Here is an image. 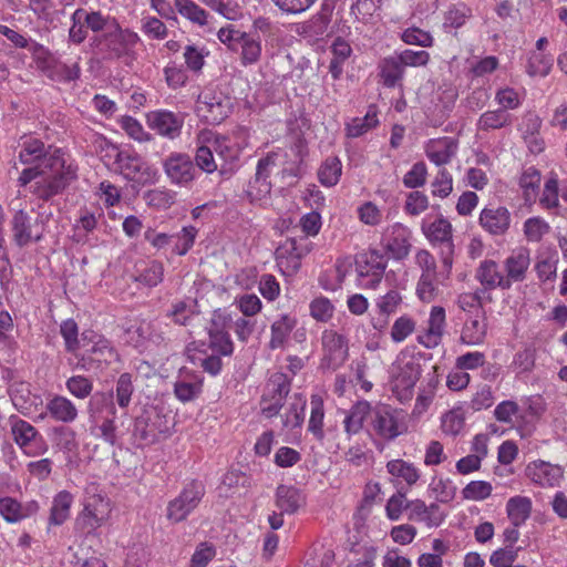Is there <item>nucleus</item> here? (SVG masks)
<instances>
[{
  "instance_id": "f257e3e1",
  "label": "nucleus",
  "mask_w": 567,
  "mask_h": 567,
  "mask_svg": "<svg viewBox=\"0 0 567 567\" xmlns=\"http://www.w3.org/2000/svg\"><path fill=\"white\" fill-rule=\"evenodd\" d=\"M87 29L95 35L91 39V47L104 60L124 59L130 65L134 60V48L138 42V35L123 29L117 20L102 12H94L87 18Z\"/></svg>"
},
{
  "instance_id": "f03ea898",
  "label": "nucleus",
  "mask_w": 567,
  "mask_h": 567,
  "mask_svg": "<svg viewBox=\"0 0 567 567\" xmlns=\"http://www.w3.org/2000/svg\"><path fill=\"white\" fill-rule=\"evenodd\" d=\"M35 178L39 179L32 186L33 194L40 199L49 200L61 194L76 178V172L71 165L66 166L60 151H55L37 166L23 169L19 183L25 186Z\"/></svg>"
},
{
  "instance_id": "7ed1b4c3",
  "label": "nucleus",
  "mask_w": 567,
  "mask_h": 567,
  "mask_svg": "<svg viewBox=\"0 0 567 567\" xmlns=\"http://www.w3.org/2000/svg\"><path fill=\"white\" fill-rule=\"evenodd\" d=\"M371 431L379 439L391 442L408 433V416L399 409L379 404L371 411Z\"/></svg>"
},
{
  "instance_id": "20e7f679",
  "label": "nucleus",
  "mask_w": 567,
  "mask_h": 567,
  "mask_svg": "<svg viewBox=\"0 0 567 567\" xmlns=\"http://www.w3.org/2000/svg\"><path fill=\"white\" fill-rule=\"evenodd\" d=\"M111 152L115 158V171L125 179L138 184H152L157 178V171L145 162L137 153L112 146Z\"/></svg>"
},
{
  "instance_id": "39448f33",
  "label": "nucleus",
  "mask_w": 567,
  "mask_h": 567,
  "mask_svg": "<svg viewBox=\"0 0 567 567\" xmlns=\"http://www.w3.org/2000/svg\"><path fill=\"white\" fill-rule=\"evenodd\" d=\"M8 424L13 442L25 455L35 456L47 453L48 444L30 422L13 414L9 416Z\"/></svg>"
},
{
  "instance_id": "423d86ee",
  "label": "nucleus",
  "mask_w": 567,
  "mask_h": 567,
  "mask_svg": "<svg viewBox=\"0 0 567 567\" xmlns=\"http://www.w3.org/2000/svg\"><path fill=\"white\" fill-rule=\"evenodd\" d=\"M422 229L432 245L440 246L442 267L450 274L454 256L453 228L451 223L441 217L430 225L423 226Z\"/></svg>"
},
{
  "instance_id": "0eeeda50",
  "label": "nucleus",
  "mask_w": 567,
  "mask_h": 567,
  "mask_svg": "<svg viewBox=\"0 0 567 567\" xmlns=\"http://www.w3.org/2000/svg\"><path fill=\"white\" fill-rule=\"evenodd\" d=\"M111 511V503L106 496L101 494L87 495L75 524L83 532L91 533L106 523Z\"/></svg>"
},
{
  "instance_id": "6e6552de",
  "label": "nucleus",
  "mask_w": 567,
  "mask_h": 567,
  "mask_svg": "<svg viewBox=\"0 0 567 567\" xmlns=\"http://www.w3.org/2000/svg\"><path fill=\"white\" fill-rule=\"evenodd\" d=\"M205 494L204 486L198 482H192L166 507V518L177 524L185 520L199 505Z\"/></svg>"
},
{
  "instance_id": "1a4fd4ad",
  "label": "nucleus",
  "mask_w": 567,
  "mask_h": 567,
  "mask_svg": "<svg viewBox=\"0 0 567 567\" xmlns=\"http://www.w3.org/2000/svg\"><path fill=\"white\" fill-rule=\"evenodd\" d=\"M196 114L208 124H219L229 114V102L220 92L205 87L197 96Z\"/></svg>"
},
{
  "instance_id": "9d476101",
  "label": "nucleus",
  "mask_w": 567,
  "mask_h": 567,
  "mask_svg": "<svg viewBox=\"0 0 567 567\" xmlns=\"http://www.w3.org/2000/svg\"><path fill=\"white\" fill-rule=\"evenodd\" d=\"M290 392V381L284 373L276 372L268 379L260 399L262 415L270 419L276 416L284 405V401Z\"/></svg>"
},
{
  "instance_id": "9b49d317",
  "label": "nucleus",
  "mask_w": 567,
  "mask_h": 567,
  "mask_svg": "<svg viewBox=\"0 0 567 567\" xmlns=\"http://www.w3.org/2000/svg\"><path fill=\"white\" fill-rule=\"evenodd\" d=\"M310 251L307 238H286L276 249V261L284 275H293L301 267V259Z\"/></svg>"
},
{
  "instance_id": "f8f14e48",
  "label": "nucleus",
  "mask_w": 567,
  "mask_h": 567,
  "mask_svg": "<svg viewBox=\"0 0 567 567\" xmlns=\"http://www.w3.org/2000/svg\"><path fill=\"white\" fill-rule=\"evenodd\" d=\"M363 261L358 262L359 286L363 289H375L383 278L388 258L381 250L371 248L362 255Z\"/></svg>"
},
{
  "instance_id": "ddd939ff",
  "label": "nucleus",
  "mask_w": 567,
  "mask_h": 567,
  "mask_svg": "<svg viewBox=\"0 0 567 567\" xmlns=\"http://www.w3.org/2000/svg\"><path fill=\"white\" fill-rule=\"evenodd\" d=\"M163 168L168 181L179 187H189L198 174L193 159L185 153L169 154L163 161Z\"/></svg>"
},
{
  "instance_id": "4468645a",
  "label": "nucleus",
  "mask_w": 567,
  "mask_h": 567,
  "mask_svg": "<svg viewBox=\"0 0 567 567\" xmlns=\"http://www.w3.org/2000/svg\"><path fill=\"white\" fill-rule=\"evenodd\" d=\"M402 303L403 297L395 289L380 296L374 302L373 310L370 312V324L373 330L380 333L388 330L390 318L399 311Z\"/></svg>"
},
{
  "instance_id": "2eb2a0df",
  "label": "nucleus",
  "mask_w": 567,
  "mask_h": 567,
  "mask_svg": "<svg viewBox=\"0 0 567 567\" xmlns=\"http://www.w3.org/2000/svg\"><path fill=\"white\" fill-rule=\"evenodd\" d=\"M323 355L321 367L329 370H337L348 358L347 339L333 330H326L321 337Z\"/></svg>"
},
{
  "instance_id": "dca6fc26",
  "label": "nucleus",
  "mask_w": 567,
  "mask_h": 567,
  "mask_svg": "<svg viewBox=\"0 0 567 567\" xmlns=\"http://www.w3.org/2000/svg\"><path fill=\"white\" fill-rule=\"evenodd\" d=\"M411 230L401 223L389 225L382 234V244L393 259L406 258L411 250Z\"/></svg>"
},
{
  "instance_id": "f3484780",
  "label": "nucleus",
  "mask_w": 567,
  "mask_h": 567,
  "mask_svg": "<svg viewBox=\"0 0 567 567\" xmlns=\"http://www.w3.org/2000/svg\"><path fill=\"white\" fill-rule=\"evenodd\" d=\"M146 122L151 130L168 140L177 138L183 128L184 117L167 110H156L147 113Z\"/></svg>"
},
{
  "instance_id": "a211bd4d",
  "label": "nucleus",
  "mask_w": 567,
  "mask_h": 567,
  "mask_svg": "<svg viewBox=\"0 0 567 567\" xmlns=\"http://www.w3.org/2000/svg\"><path fill=\"white\" fill-rule=\"evenodd\" d=\"M91 342L92 344L82 352L78 365L87 369L91 362L111 364L112 362L118 361V353L109 340L101 336H95L94 340Z\"/></svg>"
},
{
  "instance_id": "6ab92c4d",
  "label": "nucleus",
  "mask_w": 567,
  "mask_h": 567,
  "mask_svg": "<svg viewBox=\"0 0 567 567\" xmlns=\"http://www.w3.org/2000/svg\"><path fill=\"white\" fill-rule=\"evenodd\" d=\"M530 261V250L523 246L513 249L505 258L503 268L509 288L514 282H522L526 279Z\"/></svg>"
},
{
  "instance_id": "aec40b11",
  "label": "nucleus",
  "mask_w": 567,
  "mask_h": 567,
  "mask_svg": "<svg viewBox=\"0 0 567 567\" xmlns=\"http://www.w3.org/2000/svg\"><path fill=\"white\" fill-rule=\"evenodd\" d=\"M475 279L481 284L480 289H484L485 293L497 288L502 290L509 289L504 268L502 269L492 259H485L480 262L475 271Z\"/></svg>"
},
{
  "instance_id": "412c9836",
  "label": "nucleus",
  "mask_w": 567,
  "mask_h": 567,
  "mask_svg": "<svg viewBox=\"0 0 567 567\" xmlns=\"http://www.w3.org/2000/svg\"><path fill=\"white\" fill-rule=\"evenodd\" d=\"M526 476L542 487L558 486L564 476V470L545 461H534L526 467Z\"/></svg>"
},
{
  "instance_id": "4be33fe9",
  "label": "nucleus",
  "mask_w": 567,
  "mask_h": 567,
  "mask_svg": "<svg viewBox=\"0 0 567 567\" xmlns=\"http://www.w3.org/2000/svg\"><path fill=\"white\" fill-rule=\"evenodd\" d=\"M203 390V378L200 373L183 368L174 383V394L181 402L195 400Z\"/></svg>"
},
{
  "instance_id": "5701e85b",
  "label": "nucleus",
  "mask_w": 567,
  "mask_h": 567,
  "mask_svg": "<svg viewBox=\"0 0 567 567\" xmlns=\"http://www.w3.org/2000/svg\"><path fill=\"white\" fill-rule=\"evenodd\" d=\"M130 341L138 349H148L151 346L164 343V333L155 322L142 320L127 330Z\"/></svg>"
},
{
  "instance_id": "b1692460",
  "label": "nucleus",
  "mask_w": 567,
  "mask_h": 567,
  "mask_svg": "<svg viewBox=\"0 0 567 567\" xmlns=\"http://www.w3.org/2000/svg\"><path fill=\"white\" fill-rule=\"evenodd\" d=\"M39 508L37 501L22 504L11 496L0 497V516L9 524H16L31 517L38 513Z\"/></svg>"
},
{
  "instance_id": "393cba45",
  "label": "nucleus",
  "mask_w": 567,
  "mask_h": 567,
  "mask_svg": "<svg viewBox=\"0 0 567 567\" xmlns=\"http://www.w3.org/2000/svg\"><path fill=\"white\" fill-rule=\"evenodd\" d=\"M457 150V141L450 136L432 138L424 146L426 157L436 166L449 164L456 155Z\"/></svg>"
},
{
  "instance_id": "a878e982",
  "label": "nucleus",
  "mask_w": 567,
  "mask_h": 567,
  "mask_svg": "<svg viewBox=\"0 0 567 567\" xmlns=\"http://www.w3.org/2000/svg\"><path fill=\"white\" fill-rule=\"evenodd\" d=\"M480 225L491 235H504L511 226V213L503 206L485 207L480 214Z\"/></svg>"
},
{
  "instance_id": "bb28decb",
  "label": "nucleus",
  "mask_w": 567,
  "mask_h": 567,
  "mask_svg": "<svg viewBox=\"0 0 567 567\" xmlns=\"http://www.w3.org/2000/svg\"><path fill=\"white\" fill-rule=\"evenodd\" d=\"M487 328L486 311L470 315L463 323L461 341L467 346H480L484 343L486 339Z\"/></svg>"
},
{
  "instance_id": "cd10ccee",
  "label": "nucleus",
  "mask_w": 567,
  "mask_h": 567,
  "mask_svg": "<svg viewBox=\"0 0 567 567\" xmlns=\"http://www.w3.org/2000/svg\"><path fill=\"white\" fill-rule=\"evenodd\" d=\"M34 224L27 212L20 209L11 219L12 238L17 246L24 247L31 241H39L42 234L33 231Z\"/></svg>"
},
{
  "instance_id": "c85d7f7f",
  "label": "nucleus",
  "mask_w": 567,
  "mask_h": 567,
  "mask_svg": "<svg viewBox=\"0 0 567 567\" xmlns=\"http://www.w3.org/2000/svg\"><path fill=\"white\" fill-rule=\"evenodd\" d=\"M444 328L445 309L441 306L432 307L427 320V328L425 332L419 337V342L425 348L436 347L441 341Z\"/></svg>"
},
{
  "instance_id": "c756f323",
  "label": "nucleus",
  "mask_w": 567,
  "mask_h": 567,
  "mask_svg": "<svg viewBox=\"0 0 567 567\" xmlns=\"http://www.w3.org/2000/svg\"><path fill=\"white\" fill-rule=\"evenodd\" d=\"M45 410L51 419L65 424L74 422L79 415L75 404L60 394H55L48 400Z\"/></svg>"
},
{
  "instance_id": "7c9ffc66",
  "label": "nucleus",
  "mask_w": 567,
  "mask_h": 567,
  "mask_svg": "<svg viewBox=\"0 0 567 567\" xmlns=\"http://www.w3.org/2000/svg\"><path fill=\"white\" fill-rule=\"evenodd\" d=\"M421 364L416 360L411 358L406 362H403L398 367V372L394 378V388L406 392V396H412L413 389L421 377Z\"/></svg>"
},
{
  "instance_id": "2f4dec72",
  "label": "nucleus",
  "mask_w": 567,
  "mask_h": 567,
  "mask_svg": "<svg viewBox=\"0 0 567 567\" xmlns=\"http://www.w3.org/2000/svg\"><path fill=\"white\" fill-rule=\"evenodd\" d=\"M305 504V496L295 486L279 485L276 491V506L286 514L296 513Z\"/></svg>"
},
{
  "instance_id": "473e14b6",
  "label": "nucleus",
  "mask_w": 567,
  "mask_h": 567,
  "mask_svg": "<svg viewBox=\"0 0 567 567\" xmlns=\"http://www.w3.org/2000/svg\"><path fill=\"white\" fill-rule=\"evenodd\" d=\"M9 395L12 404L20 413L29 415L32 412L37 398L32 395L29 383L22 381L11 383Z\"/></svg>"
},
{
  "instance_id": "72a5a7b5",
  "label": "nucleus",
  "mask_w": 567,
  "mask_h": 567,
  "mask_svg": "<svg viewBox=\"0 0 567 567\" xmlns=\"http://www.w3.org/2000/svg\"><path fill=\"white\" fill-rule=\"evenodd\" d=\"M333 58L330 61L329 72L333 80L340 79L343 73V64L351 56L352 48L348 41L338 37L331 44Z\"/></svg>"
},
{
  "instance_id": "f704fd0d",
  "label": "nucleus",
  "mask_w": 567,
  "mask_h": 567,
  "mask_svg": "<svg viewBox=\"0 0 567 567\" xmlns=\"http://www.w3.org/2000/svg\"><path fill=\"white\" fill-rule=\"evenodd\" d=\"M73 499V495L68 491H61L53 497L49 525L60 526L70 517Z\"/></svg>"
},
{
  "instance_id": "c9c22d12",
  "label": "nucleus",
  "mask_w": 567,
  "mask_h": 567,
  "mask_svg": "<svg viewBox=\"0 0 567 567\" xmlns=\"http://www.w3.org/2000/svg\"><path fill=\"white\" fill-rule=\"evenodd\" d=\"M297 320L288 315H282L271 324V337L269 347L271 349L282 348L289 334L296 327Z\"/></svg>"
},
{
  "instance_id": "e433bc0d",
  "label": "nucleus",
  "mask_w": 567,
  "mask_h": 567,
  "mask_svg": "<svg viewBox=\"0 0 567 567\" xmlns=\"http://www.w3.org/2000/svg\"><path fill=\"white\" fill-rule=\"evenodd\" d=\"M506 512L512 525H523L532 512V502L528 497L514 496L507 501Z\"/></svg>"
},
{
  "instance_id": "4c0bfd02",
  "label": "nucleus",
  "mask_w": 567,
  "mask_h": 567,
  "mask_svg": "<svg viewBox=\"0 0 567 567\" xmlns=\"http://www.w3.org/2000/svg\"><path fill=\"white\" fill-rule=\"evenodd\" d=\"M373 409L367 401L355 403L347 414L343 423L348 434H357L363 426V422Z\"/></svg>"
},
{
  "instance_id": "58836bf2",
  "label": "nucleus",
  "mask_w": 567,
  "mask_h": 567,
  "mask_svg": "<svg viewBox=\"0 0 567 567\" xmlns=\"http://www.w3.org/2000/svg\"><path fill=\"white\" fill-rule=\"evenodd\" d=\"M404 75V68L399 56H389L380 64V76L386 87H394Z\"/></svg>"
},
{
  "instance_id": "ea45409f",
  "label": "nucleus",
  "mask_w": 567,
  "mask_h": 567,
  "mask_svg": "<svg viewBox=\"0 0 567 567\" xmlns=\"http://www.w3.org/2000/svg\"><path fill=\"white\" fill-rule=\"evenodd\" d=\"M386 471L391 476L404 481L409 486L414 485L420 478L419 470L412 463L401 458L389 461Z\"/></svg>"
},
{
  "instance_id": "a19ab883",
  "label": "nucleus",
  "mask_w": 567,
  "mask_h": 567,
  "mask_svg": "<svg viewBox=\"0 0 567 567\" xmlns=\"http://www.w3.org/2000/svg\"><path fill=\"white\" fill-rule=\"evenodd\" d=\"M492 301L491 296H486L484 289H476L474 292H463L458 295L456 305L461 310L470 315L485 311L484 301Z\"/></svg>"
},
{
  "instance_id": "79ce46f5",
  "label": "nucleus",
  "mask_w": 567,
  "mask_h": 567,
  "mask_svg": "<svg viewBox=\"0 0 567 567\" xmlns=\"http://www.w3.org/2000/svg\"><path fill=\"white\" fill-rule=\"evenodd\" d=\"M104 412H106V415H116L112 392H96L89 401L87 413L90 417L96 419Z\"/></svg>"
},
{
  "instance_id": "37998d69",
  "label": "nucleus",
  "mask_w": 567,
  "mask_h": 567,
  "mask_svg": "<svg viewBox=\"0 0 567 567\" xmlns=\"http://www.w3.org/2000/svg\"><path fill=\"white\" fill-rule=\"evenodd\" d=\"M311 413L308 423V431L313 434V436L318 441H323L324 432H323V419H324V410H323V400L319 394L311 395L310 400Z\"/></svg>"
},
{
  "instance_id": "c03bdc74",
  "label": "nucleus",
  "mask_w": 567,
  "mask_h": 567,
  "mask_svg": "<svg viewBox=\"0 0 567 567\" xmlns=\"http://www.w3.org/2000/svg\"><path fill=\"white\" fill-rule=\"evenodd\" d=\"M512 123V116L505 110L486 111L477 122L478 130L491 131L499 130Z\"/></svg>"
},
{
  "instance_id": "a18cd8bd",
  "label": "nucleus",
  "mask_w": 567,
  "mask_h": 567,
  "mask_svg": "<svg viewBox=\"0 0 567 567\" xmlns=\"http://www.w3.org/2000/svg\"><path fill=\"white\" fill-rule=\"evenodd\" d=\"M379 123L377 111L370 107L363 117H354L347 124L346 131L349 137H359L370 130L374 128Z\"/></svg>"
},
{
  "instance_id": "49530a36",
  "label": "nucleus",
  "mask_w": 567,
  "mask_h": 567,
  "mask_svg": "<svg viewBox=\"0 0 567 567\" xmlns=\"http://www.w3.org/2000/svg\"><path fill=\"white\" fill-rule=\"evenodd\" d=\"M472 17V9L465 3L451 6L444 14L443 28L445 31L458 29Z\"/></svg>"
},
{
  "instance_id": "de8ad7c7",
  "label": "nucleus",
  "mask_w": 567,
  "mask_h": 567,
  "mask_svg": "<svg viewBox=\"0 0 567 567\" xmlns=\"http://www.w3.org/2000/svg\"><path fill=\"white\" fill-rule=\"evenodd\" d=\"M95 11H86L84 9H76L72 17V25L69 31V39L74 44H81L87 37L84 25L87 28V18Z\"/></svg>"
},
{
  "instance_id": "09e8293b",
  "label": "nucleus",
  "mask_w": 567,
  "mask_h": 567,
  "mask_svg": "<svg viewBox=\"0 0 567 567\" xmlns=\"http://www.w3.org/2000/svg\"><path fill=\"white\" fill-rule=\"evenodd\" d=\"M151 414L145 411L141 416L135 420L133 435L143 444H150L158 439L154 424H151Z\"/></svg>"
},
{
  "instance_id": "8fccbe9b",
  "label": "nucleus",
  "mask_w": 567,
  "mask_h": 567,
  "mask_svg": "<svg viewBox=\"0 0 567 567\" xmlns=\"http://www.w3.org/2000/svg\"><path fill=\"white\" fill-rule=\"evenodd\" d=\"M342 173V164L338 157L327 158L318 171V177L322 185L331 187L337 185Z\"/></svg>"
},
{
  "instance_id": "3c124183",
  "label": "nucleus",
  "mask_w": 567,
  "mask_h": 567,
  "mask_svg": "<svg viewBox=\"0 0 567 567\" xmlns=\"http://www.w3.org/2000/svg\"><path fill=\"white\" fill-rule=\"evenodd\" d=\"M239 49L240 62L245 66L256 64L261 58L262 48L260 40L248 33L239 44Z\"/></svg>"
},
{
  "instance_id": "603ef678",
  "label": "nucleus",
  "mask_w": 567,
  "mask_h": 567,
  "mask_svg": "<svg viewBox=\"0 0 567 567\" xmlns=\"http://www.w3.org/2000/svg\"><path fill=\"white\" fill-rule=\"evenodd\" d=\"M465 425V414L462 408H454L442 415L441 429L443 433L456 436Z\"/></svg>"
},
{
  "instance_id": "864d4df0",
  "label": "nucleus",
  "mask_w": 567,
  "mask_h": 567,
  "mask_svg": "<svg viewBox=\"0 0 567 567\" xmlns=\"http://www.w3.org/2000/svg\"><path fill=\"white\" fill-rule=\"evenodd\" d=\"M178 13L193 23L205 25L207 12L192 0H175L174 3Z\"/></svg>"
},
{
  "instance_id": "5fc2aeb1",
  "label": "nucleus",
  "mask_w": 567,
  "mask_h": 567,
  "mask_svg": "<svg viewBox=\"0 0 567 567\" xmlns=\"http://www.w3.org/2000/svg\"><path fill=\"white\" fill-rule=\"evenodd\" d=\"M540 184V173L537 168L530 166L522 173L519 186L523 189L526 202L535 199Z\"/></svg>"
},
{
  "instance_id": "6e6d98bb",
  "label": "nucleus",
  "mask_w": 567,
  "mask_h": 567,
  "mask_svg": "<svg viewBox=\"0 0 567 567\" xmlns=\"http://www.w3.org/2000/svg\"><path fill=\"white\" fill-rule=\"evenodd\" d=\"M539 203L546 209H553L559 206V179L556 173L550 172L544 185Z\"/></svg>"
},
{
  "instance_id": "4d7b16f0",
  "label": "nucleus",
  "mask_w": 567,
  "mask_h": 567,
  "mask_svg": "<svg viewBox=\"0 0 567 567\" xmlns=\"http://www.w3.org/2000/svg\"><path fill=\"white\" fill-rule=\"evenodd\" d=\"M295 399L296 402L290 404L289 410L282 420L284 427L290 430L301 427L305 420L306 400L301 394H296Z\"/></svg>"
},
{
  "instance_id": "13d9d810",
  "label": "nucleus",
  "mask_w": 567,
  "mask_h": 567,
  "mask_svg": "<svg viewBox=\"0 0 567 567\" xmlns=\"http://www.w3.org/2000/svg\"><path fill=\"white\" fill-rule=\"evenodd\" d=\"M164 267L162 262L153 260L140 270L136 281L147 287H155L163 281Z\"/></svg>"
},
{
  "instance_id": "bf43d9fd",
  "label": "nucleus",
  "mask_w": 567,
  "mask_h": 567,
  "mask_svg": "<svg viewBox=\"0 0 567 567\" xmlns=\"http://www.w3.org/2000/svg\"><path fill=\"white\" fill-rule=\"evenodd\" d=\"M416 322L411 316L403 315L396 318L391 328V339L394 343H401L415 330Z\"/></svg>"
},
{
  "instance_id": "052dcab7",
  "label": "nucleus",
  "mask_w": 567,
  "mask_h": 567,
  "mask_svg": "<svg viewBox=\"0 0 567 567\" xmlns=\"http://www.w3.org/2000/svg\"><path fill=\"white\" fill-rule=\"evenodd\" d=\"M53 435L56 446L66 453H73L79 449L76 441V433L69 426H55L53 429Z\"/></svg>"
},
{
  "instance_id": "680f3d73",
  "label": "nucleus",
  "mask_w": 567,
  "mask_h": 567,
  "mask_svg": "<svg viewBox=\"0 0 567 567\" xmlns=\"http://www.w3.org/2000/svg\"><path fill=\"white\" fill-rule=\"evenodd\" d=\"M549 231V224L542 217H530L524 223V235L528 241L539 243Z\"/></svg>"
},
{
  "instance_id": "e2e57ef3",
  "label": "nucleus",
  "mask_w": 567,
  "mask_h": 567,
  "mask_svg": "<svg viewBox=\"0 0 567 567\" xmlns=\"http://www.w3.org/2000/svg\"><path fill=\"white\" fill-rule=\"evenodd\" d=\"M553 65L550 56L544 53H532L528 58L526 72L530 76H546L549 74Z\"/></svg>"
},
{
  "instance_id": "0e129e2a",
  "label": "nucleus",
  "mask_w": 567,
  "mask_h": 567,
  "mask_svg": "<svg viewBox=\"0 0 567 567\" xmlns=\"http://www.w3.org/2000/svg\"><path fill=\"white\" fill-rule=\"evenodd\" d=\"M144 199L151 207L167 209L175 203V194L164 188H155L145 193Z\"/></svg>"
},
{
  "instance_id": "69168bd1",
  "label": "nucleus",
  "mask_w": 567,
  "mask_h": 567,
  "mask_svg": "<svg viewBox=\"0 0 567 567\" xmlns=\"http://www.w3.org/2000/svg\"><path fill=\"white\" fill-rule=\"evenodd\" d=\"M68 391L76 399L84 400L93 391V382L84 375H73L65 382Z\"/></svg>"
},
{
  "instance_id": "338daca9",
  "label": "nucleus",
  "mask_w": 567,
  "mask_h": 567,
  "mask_svg": "<svg viewBox=\"0 0 567 567\" xmlns=\"http://www.w3.org/2000/svg\"><path fill=\"white\" fill-rule=\"evenodd\" d=\"M212 146L217 156L225 162L233 163L239 158L240 150L226 136L216 137Z\"/></svg>"
},
{
  "instance_id": "774afa93",
  "label": "nucleus",
  "mask_w": 567,
  "mask_h": 567,
  "mask_svg": "<svg viewBox=\"0 0 567 567\" xmlns=\"http://www.w3.org/2000/svg\"><path fill=\"white\" fill-rule=\"evenodd\" d=\"M430 491L434 494L437 502L449 503L455 497L456 487L450 480L434 477L430 484Z\"/></svg>"
}]
</instances>
